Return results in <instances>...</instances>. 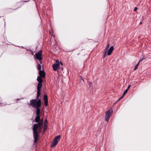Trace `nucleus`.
Listing matches in <instances>:
<instances>
[{"label": "nucleus", "instance_id": "9", "mask_svg": "<svg viewBox=\"0 0 151 151\" xmlns=\"http://www.w3.org/2000/svg\"><path fill=\"white\" fill-rule=\"evenodd\" d=\"M39 74L40 76L42 78H44L45 76V72L41 70L39 71Z\"/></svg>", "mask_w": 151, "mask_h": 151}, {"label": "nucleus", "instance_id": "4", "mask_svg": "<svg viewBox=\"0 0 151 151\" xmlns=\"http://www.w3.org/2000/svg\"><path fill=\"white\" fill-rule=\"evenodd\" d=\"M60 136L58 135L55 137L54 139L53 142L51 145V147H53L55 146L58 143V142L60 140Z\"/></svg>", "mask_w": 151, "mask_h": 151}, {"label": "nucleus", "instance_id": "25", "mask_svg": "<svg viewBox=\"0 0 151 151\" xmlns=\"http://www.w3.org/2000/svg\"><path fill=\"white\" fill-rule=\"evenodd\" d=\"M144 59V58H142V59H141L138 62H139V63H140V62L141 61H142L143 60V59Z\"/></svg>", "mask_w": 151, "mask_h": 151}, {"label": "nucleus", "instance_id": "8", "mask_svg": "<svg viewBox=\"0 0 151 151\" xmlns=\"http://www.w3.org/2000/svg\"><path fill=\"white\" fill-rule=\"evenodd\" d=\"M114 50V47L113 46H111L110 47V48L109 49L108 52H107V55H110L112 52L113 50Z\"/></svg>", "mask_w": 151, "mask_h": 151}, {"label": "nucleus", "instance_id": "23", "mask_svg": "<svg viewBox=\"0 0 151 151\" xmlns=\"http://www.w3.org/2000/svg\"><path fill=\"white\" fill-rule=\"evenodd\" d=\"M131 86V85H129L128 86V87H127V89H128H128L129 88H130Z\"/></svg>", "mask_w": 151, "mask_h": 151}, {"label": "nucleus", "instance_id": "17", "mask_svg": "<svg viewBox=\"0 0 151 151\" xmlns=\"http://www.w3.org/2000/svg\"><path fill=\"white\" fill-rule=\"evenodd\" d=\"M44 125L47 126V119H45L44 122Z\"/></svg>", "mask_w": 151, "mask_h": 151}, {"label": "nucleus", "instance_id": "19", "mask_svg": "<svg viewBox=\"0 0 151 151\" xmlns=\"http://www.w3.org/2000/svg\"><path fill=\"white\" fill-rule=\"evenodd\" d=\"M47 126L44 125V129H43L44 131H45L47 129Z\"/></svg>", "mask_w": 151, "mask_h": 151}, {"label": "nucleus", "instance_id": "10", "mask_svg": "<svg viewBox=\"0 0 151 151\" xmlns=\"http://www.w3.org/2000/svg\"><path fill=\"white\" fill-rule=\"evenodd\" d=\"M37 79L39 83H42V80L40 76H38L37 78Z\"/></svg>", "mask_w": 151, "mask_h": 151}, {"label": "nucleus", "instance_id": "12", "mask_svg": "<svg viewBox=\"0 0 151 151\" xmlns=\"http://www.w3.org/2000/svg\"><path fill=\"white\" fill-rule=\"evenodd\" d=\"M80 83L83 84V83L84 80L81 77H80Z\"/></svg>", "mask_w": 151, "mask_h": 151}, {"label": "nucleus", "instance_id": "20", "mask_svg": "<svg viewBox=\"0 0 151 151\" xmlns=\"http://www.w3.org/2000/svg\"><path fill=\"white\" fill-rule=\"evenodd\" d=\"M45 106H47L48 104V101H45Z\"/></svg>", "mask_w": 151, "mask_h": 151}, {"label": "nucleus", "instance_id": "24", "mask_svg": "<svg viewBox=\"0 0 151 151\" xmlns=\"http://www.w3.org/2000/svg\"><path fill=\"white\" fill-rule=\"evenodd\" d=\"M137 9V7H135L134 9V11H136Z\"/></svg>", "mask_w": 151, "mask_h": 151}, {"label": "nucleus", "instance_id": "1", "mask_svg": "<svg viewBox=\"0 0 151 151\" xmlns=\"http://www.w3.org/2000/svg\"><path fill=\"white\" fill-rule=\"evenodd\" d=\"M35 121L36 122L38 123L37 124H35L33 128L34 142L36 143L38 134L41 132L42 130L43 120L42 119H40V115H37L35 117Z\"/></svg>", "mask_w": 151, "mask_h": 151}, {"label": "nucleus", "instance_id": "2", "mask_svg": "<svg viewBox=\"0 0 151 151\" xmlns=\"http://www.w3.org/2000/svg\"><path fill=\"white\" fill-rule=\"evenodd\" d=\"M41 102L40 99L37 101L36 99H32L30 101V104L33 107L37 108L41 106Z\"/></svg>", "mask_w": 151, "mask_h": 151}, {"label": "nucleus", "instance_id": "11", "mask_svg": "<svg viewBox=\"0 0 151 151\" xmlns=\"http://www.w3.org/2000/svg\"><path fill=\"white\" fill-rule=\"evenodd\" d=\"M37 109L36 111V114L37 115H40V110L39 108V107L36 108Z\"/></svg>", "mask_w": 151, "mask_h": 151}, {"label": "nucleus", "instance_id": "27", "mask_svg": "<svg viewBox=\"0 0 151 151\" xmlns=\"http://www.w3.org/2000/svg\"><path fill=\"white\" fill-rule=\"evenodd\" d=\"M60 63V64H61V65H63V63H62V62H61Z\"/></svg>", "mask_w": 151, "mask_h": 151}, {"label": "nucleus", "instance_id": "26", "mask_svg": "<svg viewBox=\"0 0 151 151\" xmlns=\"http://www.w3.org/2000/svg\"><path fill=\"white\" fill-rule=\"evenodd\" d=\"M109 44H108L106 46V47L107 48H108L109 47Z\"/></svg>", "mask_w": 151, "mask_h": 151}, {"label": "nucleus", "instance_id": "13", "mask_svg": "<svg viewBox=\"0 0 151 151\" xmlns=\"http://www.w3.org/2000/svg\"><path fill=\"white\" fill-rule=\"evenodd\" d=\"M108 48H107V47H106L105 48V50H104V58L106 55V53H107V51Z\"/></svg>", "mask_w": 151, "mask_h": 151}, {"label": "nucleus", "instance_id": "14", "mask_svg": "<svg viewBox=\"0 0 151 151\" xmlns=\"http://www.w3.org/2000/svg\"><path fill=\"white\" fill-rule=\"evenodd\" d=\"M139 62H138V63L135 65V66L134 68V70H135L137 69L139 65Z\"/></svg>", "mask_w": 151, "mask_h": 151}, {"label": "nucleus", "instance_id": "5", "mask_svg": "<svg viewBox=\"0 0 151 151\" xmlns=\"http://www.w3.org/2000/svg\"><path fill=\"white\" fill-rule=\"evenodd\" d=\"M42 51L41 50L39 52L35 54V58L38 60L39 61L41 60L42 59Z\"/></svg>", "mask_w": 151, "mask_h": 151}, {"label": "nucleus", "instance_id": "3", "mask_svg": "<svg viewBox=\"0 0 151 151\" xmlns=\"http://www.w3.org/2000/svg\"><path fill=\"white\" fill-rule=\"evenodd\" d=\"M112 112L113 110L112 109H110L106 112L105 120L106 122H108L109 121V118L111 116Z\"/></svg>", "mask_w": 151, "mask_h": 151}, {"label": "nucleus", "instance_id": "21", "mask_svg": "<svg viewBox=\"0 0 151 151\" xmlns=\"http://www.w3.org/2000/svg\"><path fill=\"white\" fill-rule=\"evenodd\" d=\"M124 95L123 94V95L118 99V100L117 101V102L119 101V100L122 99L124 96Z\"/></svg>", "mask_w": 151, "mask_h": 151}, {"label": "nucleus", "instance_id": "22", "mask_svg": "<svg viewBox=\"0 0 151 151\" xmlns=\"http://www.w3.org/2000/svg\"><path fill=\"white\" fill-rule=\"evenodd\" d=\"M88 84L90 88H92V87H91V85L92 84V83H89Z\"/></svg>", "mask_w": 151, "mask_h": 151}, {"label": "nucleus", "instance_id": "18", "mask_svg": "<svg viewBox=\"0 0 151 151\" xmlns=\"http://www.w3.org/2000/svg\"><path fill=\"white\" fill-rule=\"evenodd\" d=\"M128 89H126L124 91V93H123V95H125L126 93L127 92H128Z\"/></svg>", "mask_w": 151, "mask_h": 151}, {"label": "nucleus", "instance_id": "15", "mask_svg": "<svg viewBox=\"0 0 151 151\" xmlns=\"http://www.w3.org/2000/svg\"><path fill=\"white\" fill-rule=\"evenodd\" d=\"M44 98L45 101H48L47 96L46 95H45L44 96Z\"/></svg>", "mask_w": 151, "mask_h": 151}, {"label": "nucleus", "instance_id": "6", "mask_svg": "<svg viewBox=\"0 0 151 151\" xmlns=\"http://www.w3.org/2000/svg\"><path fill=\"white\" fill-rule=\"evenodd\" d=\"M52 67L53 69L55 71H56L57 70L59 69L60 67V63L59 60H56V63L54 64L53 65Z\"/></svg>", "mask_w": 151, "mask_h": 151}, {"label": "nucleus", "instance_id": "16", "mask_svg": "<svg viewBox=\"0 0 151 151\" xmlns=\"http://www.w3.org/2000/svg\"><path fill=\"white\" fill-rule=\"evenodd\" d=\"M41 68V66L39 64H38L37 66V69L39 70H40Z\"/></svg>", "mask_w": 151, "mask_h": 151}, {"label": "nucleus", "instance_id": "28", "mask_svg": "<svg viewBox=\"0 0 151 151\" xmlns=\"http://www.w3.org/2000/svg\"><path fill=\"white\" fill-rule=\"evenodd\" d=\"M142 22H140V24H142Z\"/></svg>", "mask_w": 151, "mask_h": 151}, {"label": "nucleus", "instance_id": "7", "mask_svg": "<svg viewBox=\"0 0 151 151\" xmlns=\"http://www.w3.org/2000/svg\"><path fill=\"white\" fill-rule=\"evenodd\" d=\"M42 86V83H39L37 84V98H38L40 94V89L41 88Z\"/></svg>", "mask_w": 151, "mask_h": 151}]
</instances>
